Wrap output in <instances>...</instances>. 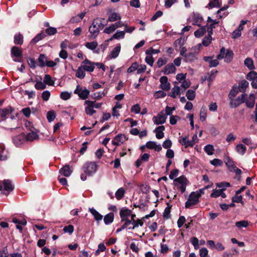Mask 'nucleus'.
Listing matches in <instances>:
<instances>
[{
    "label": "nucleus",
    "instance_id": "nucleus-1",
    "mask_svg": "<svg viewBox=\"0 0 257 257\" xmlns=\"http://www.w3.org/2000/svg\"><path fill=\"white\" fill-rule=\"evenodd\" d=\"M104 18H96L94 19L91 25L89 28V32L90 33L89 37L92 39H95L99 34L100 28L103 27L106 24H103Z\"/></svg>",
    "mask_w": 257,
    "mask_h": 257
},
{
    "label": "nucleus",
    "instance_id": "nucleus-2",
    "mask_svg": "<svg viewBox=\"0 0 257 257\" xmlns=\"http://www.w3.org/2000/svg\"><path fill=\"white\" fill-rule=\"evenodd\" d=\"M97 168L98 165L96 162H86L82 168L84 173L81 175L80 178L81 180L85 181L87 179V176H91L94 174L96 172Z\"/></svg>",
    "mask_w": 257,
    "mask_h": 257
},
{
    "label": "nucleus",
    "instance_id": "nucleus-3",
    "mask_svg": "<svg viewBox=\"0 0 257 257\" xmlns=\"http://www.w3.org/2000/svg\"><path fill=\"white\" fill-rule=\"evenodd\" d=\"M201 47V44H198L197 46L193 47L185 55V61L186 62H192L197 60V55L200 51Z\"/></svg>",
    "mask_w": 257,
    "mask_h": 257
},
{
    "label": "nucleus",
    "instance_id": "nucleus-4",
    "mask_svg": "<svg viewBox=\"0 0 257 257\" xmlns=\"http://www.w3.org/2000/svg\"><path fill=\"white\" fill-rule=\"evenodd\" d=\"M224 162L229 171L234 172L236 175H240L241 174V170L235 166L234 162L230 157L225 155L224 157Z\"/></svg>",
    "mask_w": 257,
    "mask_h": 257
},
{
    "label": "nucleus",
    "instance_id": "nucleus-5",
    "mask_svg": "<svg viewBox=\"0 0 257 257\" xmlns=\"http://www.w3.org/2000/svg\"><path fill=\"white\" fill-rule=\"evenodd\" d=\"M175 186L182 193L186 190V187L188 184V181L186 177L181 176L174 180Z\"/></svg>",
    "mask_w": 257,
    "mask_h": 257
},
{
    "label": "nucleus",
    "instance_id": "nucleus-6",
    "mask_svg": "<svg viewBox=\"0 0 257 257\" xmlns=\"http://www.w3.org/2000/svg\"><path fill=\"white\" fill-rule=\"evenodd\" d=\"M14 188L11 181L9 180H5L3 182H0V191H3L4 194L8 195L13 190Z\"/></svg>",
    "mask_w": 257,
    "mask_h": 257
},
{
    "label": "nucleus",
    "instance_id": "nucleus-7",
    "mask_svg": "<svg viewBox=\"0 0 257 257\" xmlns=\"http://www.w3.org/2000/svg\"><path fill=\"white\" fill-rule=\"evenodd\" d=\"M247 94L243 93L240 96H238L236 98H233L230 99V106L232 108H236L239 106L241 104L244 103L246 99Z\"/></svg>",
    "mask_w": 257,
    "mask_h": 257
},
{
    "label": "nucleus",
    "instance_id": "nucleus-8",
    "mask_svg": "<svg viewBox=\"0 0 257 257\" xmlns=\"http://www.w3.org/2000/svg\"><path fill=\"white\" fill-rule=\"evenodd\" d=\"M199 198L193 193L191 192L188 200L185 202V207L186 208H190L192 206L197 204L199 202Z\"/></svg>",
    "mask_w": 257,
    "mask_h": 257
},
{
    "label": "nucleus",
    "instance_id": "nucleus-9",
    "mask_svg": "<svg viewBox=\"0 0 257 257\" xmlns=\"http://www.w3.org/2000/svg\"><path fill=\"white\" fill-rule=\"evenodd\" d=\"M74 93L78 94L80 98L85 100L88 98L90 91L86 88L84 89H82L79 85H77Z\"/></svg>",
    "mask_w": 257,
    "mask_h": 257
},
{
    "label": "nucleus",
    "instance_id": "nucleus-10",
    "mask_svg": "<svg viewBox=\"0 0 257 257\" xmlns=\"http://www.w3.org/2000/svg\"><path fill=\"white\" fill-rule=\"evenodd\" d=\"M95 64V62H92L88 59H85V60L82 62L81 66L85 71L92 72L94 69Z\"/></svg>",
    "mask_w": 257,
    "mask_h": 257
},
{
    "label": "nucleus",
    "instance_id": "nucleus-11",
    "mask_svg": "<svg viewBox=\"0 0 257 257\" xmlns=\"http://www.w3.org/2000/svg\"><path fill=\"white\" fill-rule=\"evenodd\" d=\"M167 118V116L165 114L164 112L162 111L158 114L157 116L153 117V121L156 124H162L166 122Z\"/></svg>",
    "mask_w": 257,
    "mask_h": 257
},
{
    "label": "nucleus",
    "instance_id": "nucleus-12",
    "mask_svg": "<svg viewBox=\"0 0 257 257\" xmlns=\"http://www.w3.org/2000/svg\"><path fill=\"white\" fill-rule=\"evenodd\" d=\"M203 20L202 17L199 14H193L190 17V22L193 25L200 27Z\"/></svg>",
    "mask_w": 257,
    "mask_h": 257
},
{
    "label": "nucleus",
    "instance_id": "nucleus-13",
    "mask_svg": "<svg viewBox=\"0 0 257 257\" xmlns=\"http://www.w3.org/2000/svg\"><path fill=\"white\" fill-rule=\"evenodd\" d=\"M22 51L18 47L14 46L12 48V49H11L12 57H15L17 58V59H14V60L15 61L20 62V60L19 59L21 58V57L22 56Z\"/></svg>",
    "mask_w": 257,
    "mask_h": 257
},
{
    "label": "nucleus",
    "instance_id": "nucleus-14",
    "mask_svg": "<svg viewBox=\"0 0 257 257\" xmlns=\"http://www.w3.org/2000/svg\"><path fill=\"white\" fill-rule=\"evenodd\" d=\"M92 103L91 100H86L84 102V105H86L85 108V111L87 115H92L93 114L96 112L91 105Z\"/></svg>",
    "mask_w": 257,
    "mask_h": 257
},
{
    "label": "nucleus",
    "instance_id": "nucleus-15",
    "mask_svg": "<svg viewBox=\"0 0 257 257\" xmlns=\"http://www.w3.org/2000/svg\"><path fill=\"white\" fill-rule=\"evenodd\" d=\"M161 83L160 87L163 90H168L170 88V84L168 81L166 76H162L160 79Z\"/></svg>",
    "mask_w": 257,
    "mask_h": 257
},
{
    "label": "nucleus",
    "instance_id": "nucleus-16",
    "mask_svg": "<svg viewBox=\"0 0 257 257\" xmlns=\"http://www.w3.org/2000/svg\"><path fill=\"white\" fill-rule=\"evenodd\" d=\"M176 68L173 63H170L166 65L163 71L164 74L168 75L170 74L175 73Z\"/></svg>",
    "mask_w": 257,
    "mask_h": 257
},
{
    "label": "nucleus",
    "instance_id": "nucleus-17",
    "mask_svg": "<svg viewBox=\"0 0 257 257\" xmlns=\"http://www.w3.org/2000/svg\"><path fill=\"white\" fill-rule=\"evenodd\" d=\"M13 140L15 145L17 147H19L25 142V136L23 134H21L14 137Z\"/></svg>",
    "mask_w": 257,
    "mask_h": 257
},
{
    "label": "nucleus",
    "instance_id": "nucleus-18",
    "mask_svg": "<svg viewBox=\"0 0 257 257\" xmlns=\"http://www.w3.org/2000/svg\"><path fill=\"white\" fill-rule=\"evenodd\" d=\"M131 210L126 208H122L119 213V215L121 218V221H123L125 219H126L128 216L131 215Z\"/></svg>",
    "mask_w": 257,
    "mask_h": 257
},
{
    "label": "nucleus",
    "instance_id": "nucleus-19",
    "mask_svg": "<svg viewBox=\"0 0 257 257\" xmlns=\"http://www.w3.org/2000/svg\"><path fill=\"white\" fill-rule=\"evenodd\" d=\"M14 108L11 106L0 109V115L1 117L6 118L14 111Z\"/></svg>",
    "mask_w": 257,
    "mask_h": 257
},
{
    "label": "nucleus",
    "instance_id": "nucleus-20",
    "mask_svg": "<svg viewBox=\"0 0 257 257\" xmlns=\"http://www.w3.org/2000/svg\"><path fill=\"white\" fill-rule=\"evenodd\" d=\"M179 142L182 146H184L185 148L189 147H193L192 143H191V141L189 140L188 136L180 137L179 138Z\"/></svg>",
    "mask_w": 257,
    "mask_h": 257
},
{
    "label": "nucleus",
    "instance_id": "nucleus-21",
    "mask_svg": "<svg viewBox=\"0 0 257 257\" xmlns=\"http://www.w3.org/2000/svg\"><path fill=\"white\" fill-rule=\"evenodd\" d=\"M147 148L150 149H154L156 151H160L162 150L161 145H158L155 142L149 141L146 143V145Z\"/></svg>",
    "mask_w": 257,
    "mask_h": 257
},
{
    "label": "nucleus",
    "instance_id": "nucleus-22",
    "mask_svg": "<svg viewBox=\"0 0 257 257\" xmlns=\"http://www.w3.org/2000/svg\"><path fill=\"white\" fill-rule=\"evenodd\" d=\"M246 105L248 108H252L254 105L255 96L253 94H250L248 98L245 100Z\"/></svg>",
    "mask_w": 257,
    "mask_h": 257
},
{
    "label": "nucleus",
    "instance_id": "nucleus-23",
    "mask_svg": "<svg viewBox=\"0 0 257 257\" xmlns=\"http://www.w3.org/2000/svg\"><path fill=\"white\" fill-rule=\"evenodd\" d=\"M72 172V171L68 165H65L59 170V173L65 177L70 176Z\"/></svg>",
    "mask_w": 257,
    "mask_h": 257
},
{
    "label": "nucleus",
    "instance_id": "nucleus-24",
    "mask_svg": "<svg viewBox=\"0 0 257 257\" xmlns=\"http://www.w3.org/2000/svg\"><path fill=\"white\" fill-rule=\"evenodd\" d=\"M120 51V45L118 44L110 52L109 57L110 59L116 58L119 55Z\"/></svg>",
    "mask_w": 257,
    "mask_h": 257
},
{
    "label": "nucleus",
    "instance_id": "nucleus-25",
    "mask_svg": "<svg viewBox=\"0 0 257 257\" xmlns=\"http://www.w3.org/2000/svg\"><path fill=\"white\" fill-rule=\"evenodd\" d=\"M165 130V127L163 125H160L157 127L154 132L156 133V137L158 139H162L164 137L163 131Z\"/></svg>",
    "mask_w": 257,
    "mask_h": 257
},
{
    "label": "nucleus",
    "instance_id": "nucleus-26",
    "mask_svg": "<svg viewBox=\"0 0 257 257\" xmlns=\"http://www.w3.org/2000/svg\"><path fill=\"white\" fill-rule=\"evenodd\" d=\"M121 19L120 15L115 12L111 13L108 18L107 20V22H114L117 21H119Z\"/></svg>",
    "mask_w": 257,
    "mask_h": 257
},
{
    "label": "nucleus",
    "instance_id": "nucleus-27",
    "mask_svg": "<svg viewBox=\"0 0 257 257\" xmlns=\"http://www.w3.org/2000/svg\"><path fill=\"white\" fill-rule=\"evenodd\" d=\"M219 23L218 21H212V22L207 24L206 30L208 34L210 35L213 34V30L216 28V27L218 25Z\"/></svg>",
    "mask_w": 257,
    "mask_h": 257
},
{
    "label": "nucleus",
    "instance_id": "nucleus-28",
    "mask_svg": "<svg viewBox=\"0 0 257 257\" xmlns=\"http://www.w3.org/2000/svg\"><path fill=\"white\" fill-rule=\"evenodd\" d=\"M89 212L92 214V215L94 216V219L97 221H99L101 220L103 216L101 215L97 210H96L93 208H89Z\"/></svg>",
    "mask_w": 257,
    "mask_h": 257
},
{
    "label": "nucleus",
    "instance_id": "nucleus-29",
    "mask_svg": "<svg viewBox=\"0 0 257 257\" xmlns=\"http://www.w3.org/2000/svg\"><path fill=\"white\" fill-rule=\"evenodd\" d=\"M8 157V153L7 151L5 150L3 145H0V160H6Z\"/></svg>",
    "mask_w": 257,
    "mask_h": 257
},
{
    "label": "nucleus",
    "instance_id": "nucleus-30",
    "mask_svg": "<svg viewBox=\"0 0 257 257\" xmlns=\"http://www.w3.org/2000/svg\"><path fill=\"white\" fill-rule=\"evenodd\" d=\"M206 27L207 26H202L197 30L195 31L194 36L196 38H200L204 35V34L206 32Z\"/></svg>",
    "mask_w": 257,
    "mask_h": 257
},
{
    "label": "nucleus",
    "instance_id": "nucleus-31",
    "mask_svg": "<svg viewBox=\"0 0 257 257\" xmlns=\"http://www.w3.org/2000/svg\"><path fill=\"white\" fill-rule=\"evenodd\" d=\"M47 57L44 54H41L38 59V65L40 67H43L46 65L47 62Z\"/></svg>",
    "mask_w": 257,
    "mask_h": 257
},
{
    "label": "nucleus",
    "instance_id": "nucleus-32",
    "mask_svg": "<svg viewBox=\"0 0 257 257\" xmlns=\"http://www.w3.org/2000/svg\"><path fill=\"white\" fill-rule=\"evenodd\" d=\"M181 88L178 86H175L172 89L171 93L169 95L173 98H176L181 94Z\"/></svg>",
    "mask_w": 257,
    "mask_h": 257
},
{
    "label": "nucleus",
    "instance_id": "nucleus-33",
    "mask_svg": "<svg viewBox=\"0 0 257 257\" xmlns=\"http://www.w3.org/2000/svg\"><path fill=\"white\" fill-rule=\"evenodd\" d=\"M124 36L125 33L123 31H117L116 33L113 35V36L111 37V38L109 40H119L121 39H123L124 38Z\"/></svg>",
    "mask_w": 257,
    "mask_h": 257
},
{
    "label": "nucleus",
    "instance_id": "nucleus-34",
    "mask_svg": "<svg viewBox=\"0 0 257 257\" xmlns=\"http://www.w3.org/2000/svg\"><path fill=\"white\" fill-rule=\"evenodd\" d=\"M114 219V214L113 213H109L104 216L103 220L106 225H108L112 223Z\"/></svg>",
    "mask_w": 257,
    "mask_h": 257
},
{
    "label": "nucleus",
    "instance_id": "nucleus-35",
    "mask_svg": "<svg viewBox=\"0 0 257 257\" xmlns=\"http://www.w3.org/2000/svg\"><path fill=\"white\" fill-rule=\"evenodd\" d=\"M244 64L250 70H253L255 68L253 61L251 58H246L244 60Z\"/></svg>",
    "mask_w": 257,
    "mask_h": 257
},
{
    "label": "nucleus",
    "instance_id": "nucleus-36",
    "mask_svg": "<svg viewBox=\"0 0 257 257\" xmlns=\"http://www.w3.org/2000/svg\"><path fill=\"white\" fill-rule=\"evenodd\" d=\"M14 43L17 45H22L23 43V36L20 33H17L14 36Z\"/></svg>",
    "mask_w": 257,
    "mask_h": 257
},
{
    "label": "nucleus",
    "instance_id": "nucleus-37",
    "mask_svg": "<svg viewBox=\"0 0 257 257\" xmlns=\"http://www.w3.org/2000/svg\"><path fill=\"white\" fill-rule=\"evenodd\" d=\"M200 119L201 121H204L206 120L207 116V108L205 106H203L200 111Z\"/></svg>",
    "mask_w": 257,
    "mask_h": 257
},
{
    "label": "nucleus",
    "instance_id": "nucleus-38",
    "mask_svg": "<svg viewBox=\"0 0 257 257\" xmlns=\"http://www.w3.org/2000/svg\"><path fill=\"white\" fill-rule=\"evenodd\" d=\"M38 138V135L34 132L32 131L25 136V139L28 141H33Z\"/></svg>",
    "mask_w": 257,
    "mask_h": 257
},
{
    "label": "nucleus",
    "instance_id": "nucleus-39",
    "mask_svg": "<svg viewBox=\"0 0 257 257\" xmlns=\"http://www.w3.org/2000/svg\"><path fill=\"white\" fill-rule=\"evenodd\" d=\"M212 35L208 33L207 36H205L203 40L202 43H200L202 45L204 46H208L211 43L212 41Z\"/></svg>",
    "mask_w": 257,
    "mask_h": 257
},
{
    "label": "nucleus",
    "instance_id": "nucleus-40",
    "mask_svg": "<svg viewBox=\"0 0 257 257\" xmlns=\"http://www.w3.org/2000/svg\"><path fill=\"white\" fill-rule=\"evenodd\" d=\"M220 1V0H211L209 2L206 7H209L211 9L213 8H219L221 6V2Z\"/></svg>",
    "mask_w": 257,
    "mask_h": 257
},
{
    "label": "nucleus",
    "instance_id": "nucleus-41",
    "mask_svg": "<svg viewBox=\"0 0 257 257\" xmlns=\"http://www.w3.org/2000/svg\"><path fill=\"white\" fill-rule=\"evenodd\" d=\"M44 82L50 86L54 85L55 81L53 80L51 76L49 74H46L44 78Z\"/></svg>",
    "mask_w": 257,
    "mask_h": 257
},
{
    "label": "nucleus",
    "instance_id": "nucleus-42",
    "mask_svg": "<svg viewBox=\"0 0 257 257\" xmlns=\"http://www.w3.org/2000/svg\"><path fill=\"white\" fill-rule=\"evenodd\" d=\"M85 76V71L80 66L77 70L76 76L80 79H83Z\"/></svg>",
    "mask_w": 257,
    "mask_h": 257
},
{
    "label": "nucleus",
    "instance_id": "nucleus-43",
    "mask_svg": "<svg viewBox=\"0 0 257 257\" xmlns=\"http://www.w3.org/2000/svg\"><path fill=\"white\" fill-rule=\"evenodd\" d=\"M233 56V52L231 50H227L224 56V61L227 63L230 62L232 60Z\"/></svg>",
    "mask_w": 257,
    "mask_h": 257
},
{
    "label": "nucleus",
    "instance_id": "nucleus-44",
    "mask_svg": "<svg viewBox=\"0 0 257 257\" xmlns=\"http://www.w3.org/2000/svg\"><path fill=\"white\" fill-rule=\"evenodd\" d=\"M125 190L123 188H119L116 192H115V197L117 200H120L122 199L124 195Z\"/></svg>",
    "mask_w": 257,
    "mask_h": 257
},
{
    "label": "nucleus",
    "instance_id": "nucleus-45",
    "mask_svg": "<svg viewBox=\"0 0 257 257\" xmlns=\"http://www.w3.org/2000/svg\"><path fill=\"white\" fill-rule=\"evenodd\" d=\"M204 151L208 155H212L214 153V147L213 145L209 144L204 147Z\"/></svg>",
    "mask_w": 257,
    "mask_h": 257
},
{
    "label": "nucleus",
    "instance_id": "nucleus-46",
    "mask_svg": "<svg viewBox=\"0 0 257 257\" xmlns=\"http://www.w3.org/2000/svg\"><path fill=\"white\" fill-rule=\"evenodd\" d=\"M235 150L238 153L243 155L246 152V148L242 144H238L236 146Z\"/></svg>",
    "mask_w": 257,
    "mask_h": 257
},
{
    "label": "nucleus",
    "instance_id": "nucleus-47",
    "mask_svg": "<svg viewBox=\"0 0 257 257\" xmlns=\"http://www.w3.org/2000/svg\"><path fill=\"white\" fill-rule=\"evenodd\" d=\"M98 46V43L96 41L91 42H87L85 44V46L88 49L94 50Z\"/></svg>",
    "mask_w": 257,
    "mask_h": 257
},
{
    "label": "nucleus",
    "instance_id": "nucleus-48",
    "mask_svg": "<svg viewBox=\"0 0 257 257\" xmlns=\"http://www.w3.org/2000/svg\"><path fill=\"white\" fill-rule=\"evenodd\" d=\"M248 222L247 220H241L235 222V226L239 229L246 227L248 225Z\"/></svg>",
    "mask_w": 257,
    "mask_h": 257
},
{
    "label": "nucleus",
    "instance_id": "nucleus-49",
    "mask_svg": "<svg viewBox=\"0 0 257 257\" xmlns=\"http://www.w3.org/2000/svg\"><path fill=\"white\" fill-rule=\"evenodd\" d=\"M246 79L252 81L253 80L257 79V72L254 71H251L247 74Z\"/></svg>",
    "mask_w": 257,
    "mask_h": 257
},
{
    "label": "nucleus",
    "instance_id": "nucleus-50",
    "mask_svg": "<svg viewBox=\"0 0 257 257\" xmlns=\"http://www.w3.org/2000/svg\"><path fill=\"white\" fill-rule=\"evenodd\" d=\"M195 90L189 89L187 90L186 95L188 99L193 100L195 97Z\"/></svg>",
    "mask_w": 257,
    "mask_h": 257
},
{
    "label": "nucleus",
    "instance_id": "nucleus-51",
    "mask_svg": "<svg viewBox=\"0 0 257 257\" xmlns=\"http://www.w3.org/2000/svg\"><path fill=\"white\" fill-rule=\"evenodd\" d=\"M45 37L44 33L42 32L36 35L31 41V43H36L39 41L41 40Z\"/></svg>",
    "mask_w": 257,
    "mask_h": 257
},
{
    "label": "nucleus",
    "instance_id": "nucleus-52",
    "mask_svg": "<svg viewBox=\"0 0 257 257\" xmlns=\"http://www.w3.org/2000/svg\"><path fill=\"white\" fill-rule=\"evenodd\" d=\"M238 92H239L238 88L237 87H233L232 88V89L231 90V91H230L229 95H228V97H229V99L234 98L236 96V95L237 94Z\"/></svg>",
    "mask_w": 257,
    "mask_h": 257
},
{
    "label": "nucleus",
    "instance_id": "nucleus-53",
    "mask_svg": "<svg viewBox=\"0 0 257 257\" xmlns=\"http://www.w3.org/2000/svg\"><path fill=\"white\" fill-rule=\"evenodd\" d=\"M216 185L217 187L221 188L220 190H222V191H224L227 187L230 186V184L228 182H222L216 183Z\"/></svg>",
    "mask_w": 257,
    "mask_h": 257
},
{
    "label": "nucleus",
    "instance_id": "nucleus-54",
    "mask_svg": "<svg viewBox=\"0 0 257 257\" xmlns=\"http://www.w3.org/2000/svg\"><path fill=\"white\" fill-rule=\"evenodd\" d=\"M114 140H116L120 144H122L126 140L125 136L123 134H119L114 137Z\"/></svg>",
    "mask_w": 257,
    "mask_h": 257
},
{
    "label": "nucleus",
    "instance_id": "nucleus-55",
    "mask_svg": "<svg viewBox=\"0 0 257 257\" xmlns=\"http://www.w3.org/2000/svg\"><path fill=\"white\" fill-rule=\"evenodd\" d=\"M116 29L114 24H112L109 27L105 28L104 29L103 32L104 33L109 34H110L111 33L114 32Z\"/></svg>",
    "mask_w": 257,
    "mask_h": 257
},
{
    "label": "nucleus",
    "instance_id": "nucleus-56",
    "mask_svg": "<svg viewBox=\"0 0 257 257\" xmlns=\"http://www.w3.org/2000/svg\"><path fill=\"white\" fill-rule=\"evenodd\" d=\"M168 62V59L166 58H160L158 59L157 62V65L158 68H160L163 65H165Z\"/></svg>",
    "mask_w": 257,
    "mask_h": 257
},
{
    "label": "nucleus",
    "instance_id": "nucleus-57",
    "mask_svg": "<svg viewBox=\"0 0 257 257\" xmlns=\"http://www.w3.org/2000/svg\"><path fill=\"white\" fill-rule=\"evenodd\" d=\"M56 115L54 111H49L47 114V118L49 122H51L54 120Z\"/></svg>",
    "mask_w": 257,
    "mask_h": 257
},
{
    "label": "nucleus",
    "instance_id": "nucleus-58",
    "mask_svg": "<svg viewBox=\"0 0 257 257\" xmlns=\"http://www.w3.org/2000/svg\"><path fill=\"white\" fill-rule=\"evenodd\" d=\"M166 95V93L162 90L157 91L154 94V97L156 98H162Z\"/></svg>",
    "mask_w": 257,
    "mask_h": 257
},
{
    "label": "nucleus",
    "instance_id": "nucleus-59",
    "mask_svg": "<svg viewBox=\"0 0 257 257\" xmlns=\"http://www.w3.org/2000/svg\"><path fill=\"white\" fill-rule=\"evenodd\" d=\"M210 163L214 166H221L223 164V162L218 159H214L210 161Z\"/></svg>",
    "mask_w": 257,
    "mask_h": 257
},
{
    "label": "nucleus",
    "instance_id": "nucleus-60",
    "mask_svg": "<svg viewBox=\"0 0 257 257\" xmlns=\"http://www.w3.org/2000/svg\"><path fill=\"white\" fill-rule=\"evenodd\" d=\"M160 52L159 49H154L152 48H150L146 50V54L148 55L152 56L153 54H158Z\"/></svg>",
    "mask_w": 257,
    "mask_h": 257
},
{
    "label": "nucleus",
    "instance_id": "nucleus-61",
    "mask_svg": "<svg viewBox=\"0 0 257 257\" xmlns=\"http://www.w3.org/2000/svg\"><path fill=\"white\" fill-rule=\"evenodd\" d=\"M35 87L37 90H42L46 88V84L43 82L37 81L35 84Z\"/></svg>",
    "mask_w": 257,
    "mask_h": 257
},
{
    "label": "nucleus",
    "instance_id": "nucleus-62",
    "mask_svg": "<svg viewBox=\"0 0 257 257\" xmlns=\"http://www.w3.org/2000/svg\"><path fill=\"white\" fill-rule=\"evenodd\" d=\"M199 255L200 257H209L208 250L205 247H202L199 250Z\"/></svg>",
    "mask_w": 257,
    "mask_h": 257
},
{
    "label": "nucleus",
    "instance_id": "nucleus-63",
    "mask_svg": "<svg viewBox=\"0 0 257 257\" xmlns=\"http://www.w3.org/2000/svg\"><path fill=\"white\" fill-rule=\"evenodd\" d=\"M106 95V92L104 91L103 92H98L96 93H94L93 95V97L94 99L98 100Z\"/></svg>",
    "mask_w": 257,
    "mask_h": 257
},
{
    "label": "nucleus",
    "instance_id": "nucleus-64",
    "mask_svg": "<svg viewBox=\"0 0 257 257\" xmlns=\"http://www.w3.org/2000/svg\"><path fill=\"white\" fill-rule=\"evenodd\" d=\"M138 67V63L137 62L133 63L132 65L127 69V72L128 73H132L136 70H137Z\"/></svg>",
    "mask_w": 257,
    "mask_h": 257
}]
</instances>
